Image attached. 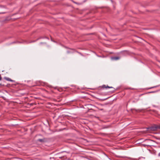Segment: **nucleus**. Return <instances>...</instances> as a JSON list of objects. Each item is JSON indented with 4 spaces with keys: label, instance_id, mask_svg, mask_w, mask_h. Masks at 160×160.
<instances>
[{
    "label": "nucleus",
    "instance_id": "9d476101",
    "mask_svg": "<svg viewBox=\"0 0 160 160\" xmlns=\"http://www.w3.org/2000/svg\"><path fill=\"white\" fill-rule=\"evenodd\" d=\"M15 43V42H12V43Z\"/></svg>",
    "mask_w": 160,
    "mask_h": 160
},
{
    "label": "nucleus",
    "instance_id": "423d86ee",
    "mask_svg": "<svg viewBox=\"0 0 160 160\" xmlns=\"http://www.w3.org/2000/svg\"><path fill=\"white\" fill-rule=\"evenodd\" d=\"M102 88H114L112 87H109L108 86H106L105 85H103L102 86Z\"/></svg>",
    "mask_w": 160,
    "mask_h": 160
},
{
    "label": "nucleus",
    "instance_id": "0eeeda50",
    "mask_svg": "<svg viewBox=\"0 0 160 160\" xmlns=\"http://www.w3.org/2000/svg\"><path fill=\"white\" fill-rule=\"evenodd\" d=\"M6 79L8 81H12V80L10 78H6Z\"/></svg>",
    "mask_w": 160,
    "mask_h": 160
},
{
    "label": "nucleus",
    "instance_id": "39448f33",
    "mask_svg": "<svg viewBox=\"0 0 160 160\" xmlns=\"http://www.w3.org/2000/svg\"><path fill=\"white\" fill-rule=\"evenodd\" d=\"M157 151L155 150H153L151 151V153L155 155H156L157 154Z\"/></svg>",
    "mask_w": 160,
    "mask_h": 160
},
{
    "label": "nucleus",
    "instance_id": "f03ea898",
    "mask_svg": "<svg viewBox=\"0 0 160 160\" xmlns=\"http://www.w3.org/2000/svg\"><path fill=\"white\" fill-rule=\"evenodd\" d=\"M145 141L147 142V144L145 145L147 146H151L152 145V142H154V141L151 139H146Z\"/></svg>",
    "mask_w": 160,
    "mask_h": 160
},
{
    "label": "nucleus",
    "instance_id": "f257e3e1",
    "mask_svg": "<svg viewBox=\"0 0 160 160\" xmlns=\"http://www.w3.org/2000/svg\"><path fill=\"white\" fill-rule=\"evenodd\" d=\"M148 129H149L151 131H154L158 129H160V124L159 125H154L153 126L148 128Z\"/></svg>",
    "mask_w": 160,
    "mask_h": 160
},
{
    "label": "nucleus",
    "instance_id": "7ed1b4c3",
    "mask_svg": "<svg viewBox=\"0 0 160 160\" xmlns=\"http://www.w3.org/2000/svg\"><path fill=\"white\" fill-rule=\"evenodd\" d=\"M120 58L118 57H112L111 59L112 60H117L119 59Z\"/></svg>",
    "mask_w": 160,
    "mask_h": 160
},
{
    "label": "nucleus",
    "instance_id": "20e7f679",
    "mask_svg": "<svg viewBox=\"0 0 160 160\" xmlns=\"http://www.w3.org/2000/svg\"><path fill=\"white\" fill-rule=\"evenodd\" d=\"M38 142H45V138H43V139H39L37 140Z\"/></svg>",
    "mask_w": 160,
    "mask_h": 160
},
{
    "label": "nucleus",
    "instance_id": "1a4fd4ad",
    "mask_svg": "<svg viewBox=\"0 0 160 160\" xmlns=\"http://www.w3.org/2000/svg\"><path fill=\"white\" fill-rule=\"evenodd\" d=\"M1 80V77H0V80Z\"/></svg>",
    "mask_w": 160,
    "mask_h": 160
},
{
    "label": "nucleus",
    "instance_id": "6e6552de",
    "mask_svg": "<svg viewBox=\"0 0 160 160\" xmlns=\"http://www.w3.org/2000/svg\"><path fill=\"white\" fill-rule=\"evenodd\" d=\"M158 156L159 157H160V152L158 153Z\"/></svg>",
    "mask_w": 160,
    "mask_h": 160
}]
</instances>
